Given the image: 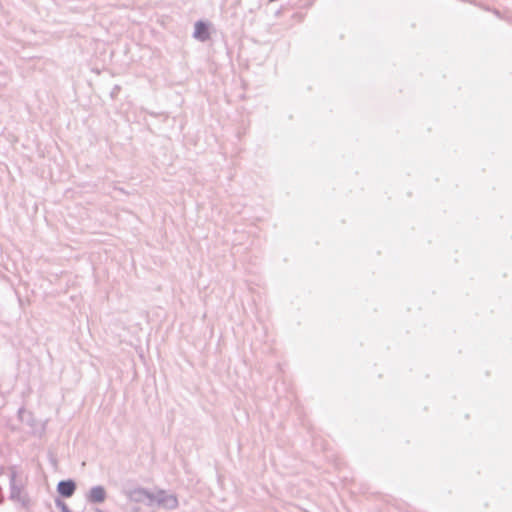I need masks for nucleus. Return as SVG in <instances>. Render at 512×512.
I'll return each mask as SVG.
<instances>
[{"instance_id": "1", "label": "nucleus", "mask_w": 512, "mask_h": 512, "mask_svg": "<svg viewBox=\"0 0 512 512\" xmlns=\"http://www.w3.org/2000/svg\"><path fill=\"white\" fill-rule=\"evenodd\" d=\"M58 492L64 497H71L75 491L73 481H61L57 486Z\"/></svg>"}, {"instance_id": "2", "label": "nucleus", "mask_w": 512, "mask_h": 512, "mask_svg": "<svg viewBox=\"0 0 512 512\" xmlns=\"http://www.w3.org/2000/svg\"><path fill=\"white\" fill-rule=\"evenodd\" d=\"M106 498L105 489L101 486L94 487L90 490L89 500L94 503H101Z\"/></svg>"}, {"instance_id": "3", "label": "nucleus", "mask_w": 512, "mask_h": 512, "mask_svg": "<svg viewBox=\"0 0 512 512\" xmlns=\"http://www.w3.org/2000/svg\"><path fill=\"white\" fill-rule=\"evenodd\" d=\"M208 28H209L208 25L203 22L197 23L196 27H195L196 32H198V33L206 32V30H208Z\"/></svg>"}, {"instance_id": "4", "label": "nucleus", "mask_w": 512, "mask_h": 512, "mask_svg": "<svg viewBox=\"0 0 512 512\" xmlns=\"http://www.w3.org/2000/svg\"><path fill=\"white\" fill-rule=\"evenodd\" d=\"M96 512H104V511H102V510L98 509Z\"/></svg>"}]
</instances>
